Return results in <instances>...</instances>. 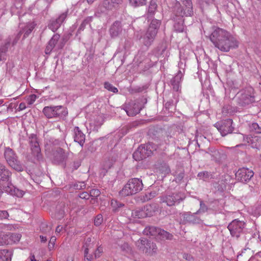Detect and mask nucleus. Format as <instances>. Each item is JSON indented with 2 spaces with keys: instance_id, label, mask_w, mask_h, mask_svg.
<instances>
[{
  "instance_id": "obj_1",
  "label": "nucleus",
  "mask_w": 261,
  "mask_h": 261,
  "mask_svg": "<svg viewBox=\"0 0 261 261\" xmlns=\"http://www.w3.org/2000/svg\"><path fill=\"white\" fill-rule=\"evenodd\" d=\"M210 40L215 47L223 52H228L239 46V41L229 32L217 28L211 34Z\"/></svg>"
},
{
  "instance_id": "obj_2",
  "label": "nucleus",
  "mask_w": 261,
  "mask_h": 261,
  "mask_svg": "<svg viewBox=\"0 0 261 261\" xmlns=\"http://www.w3.org/2000/svg\"><path fill=\"white\" fill-rule=\"evenodd\" d=\"M11 172L2 163H0V187L6 193L22 197L24 192L15 187L11 183Z\"/></svg>"
},
{
  "instance_id": "obj_3",
  "label": "nucleus",
  "mask_w": 261,
  "mask_h": 261,
  "mask_svg": "<svg viewBox=\"0 0 261 261\" xmlns=\"http://www.w3.org/2000/svg\"><path fill=\"white\" fill-rule=\"evenodd\" d=\"M173 11L176 16H191L193 14L192 0H175L173 2Z\"/></svg>"
},
{
  "instance_id": "obj_4",
  "label": "nucleus",
  "mask_w": 261,
  "mask_h": 261,
  "mask_svg": "<svg viewBox=\"0 0 261 261\" xmlns=\"http://www.w3.org/2000/svg\"><path fill=\"white\" fill-rule=\"evenodd\" d=\"M137 249L146 256H153L157 254L158 248L156 244L145 238H140L135 243Z\"/></svg>"
},
{
  "instance_id": "obj_5",
  "label": "nucleus",
  "mask_w": 261,
  "mask_h": 261,
  "mask_svg": "<svg viewBox=\"0 0 261 261\" xmlns=\"http://www.w3.org/2000/svg\"><path fill=\"white\" fill-rule=\"evenodd\" d=\"M143 187L142 181L138 178H133L129 179L120 192L123 196L135 194L140 192Z\"/></svg>"
},
{
  "instance_id": "obj_6",
  "label": "nucleus",
  "mask_w": 261,
  "mask_h": 261,
  "mask_svg": "<svg viewBox=\"0 0 261 261\" xmlns=\"http://www.w3.org/2000/svg\"><path fill=\"white\" fill-rule=\"evenodd\" d=\"M236 99L238 103L243 107L254 102V89L251 87L242 89L237 94Z\"/></svg>"
},
{
  "instance_id": "obj_7",
  "label": "nucleus",
  "mask_w": 261,
  "mask_h": 261,
  "mask_svg": "<svg viewBox=\"0 0 261 261\" xmlns=\"http://www.w3.org/2000/svg\"><path fill=\"white\" fill-rule=\"evenodd\" d=\"M155 150L156 147H153L151 143L141 145L134 152L133 156L136 161H140L151 155L152 151Z\"/></svg>"
},
{
  "instance_id": "obj_8",
  "label": "nucleus",
  "mask_w": 261,
  "mask_h": 261,
  "mask_svg": "<svg viewBox=\"0 0 261 261\" xmlns=\"http://www.w3.org/2000/svg\"><path fill=\"white\" fill-rule=\"evenodd\" d=\"M43 113L48 118L61 117L68 114L65 108L62 106L45 107Z\"/></svg>"
},
{
  "instance_id": "obj_9",
  "label": "nucleus",
  "mask_w": 261,
  "mask_h": 261,
  "mask_svg": "<svg viewBox=\"0 0 261 261\" xmlns=\"http://www.w3.org/2000/svg\"><path fill=\"white\" fill-rule=\"evenodd\" d=\"M4 155L8 164L11 168L19 172L23 170V166L17 160V156L12 149L7 148L5 149Z\"/></svg>"
},
{
  "instance_id": "obj_10",
  "label": "nucleus",
  "mask_w": 261,
  "mask_h": 261,
  "mask_svg": "<svg viewBox=\"0 0 261 261\" xmlns=\"http://www.w3.org/2000/svg\"><path fill=\"white\" fill-rule=\"evenodd\" d=\"M184 199V197L180 193L167 194L160 197L161 202L166 203L169 206H172L179 203Z\"/></svg>"
},
{
  "instance_id": "obj_11",
  "label": "nucleus",
  "mask_w": 261,
  "mask_h": 261,
  "mask_svg": "<svg viewBox=\"0 0 261 261\" xmlns=\"http://www.w3.org/2000/svg\"><path fill=\"white\" fill-rule=\"evenodd\" d=\"M233 121L232 119H227L215 123V126L217 128L222 136H225L231 134L234 130L232 126Z\"/></svg>"
},
{
  "instance_id": "obj_12",
  "label": "nucleus",
  "mask_w": 261,
  "mask_h": 261,
  "mask_svg": "<svg viewBox=\"0 0 261 261\" xmlns=\"http://www.w3.org/2000/svg\"><path fill=\"white\" fill-rule=\"evenodd\" d=\"M244 227L245 223L238 219H235L231 221L227 227L231 236L237 238L240 237Z\"/></svg>"
},
{
  "instance_id": "obj_13",
  "label": "nucleus",
  "mask_w": 261,
  "mask_h": 261,
  "mask_svg": "<svg viewBox=\"0 0 261 261\" xmlns=\"http://www.w3.org/2000/svg\"><path fill=\"white\" fill-rule=\"evenodd\" d=\"M60 35L58 34H55L49 41L45 49V53L46 55H49L54 48L56 50H58L62 48L64 46L63 41L59 42Z\"/></svg>"
},
{
  "instance_id": "obj_14",
  "label": "nucleus",
  "mask_w": 261,
  "mask_h": 261,
  "mask_svg": "<svg viewBox=\"0 0 261 261\" xmlns=\"http://www.w3.org/2000/svg\"><path fill=\"white\" fill-rule=\"evenodd\" d=\"M237 138L241 140H242L244 142H247L253 148L258 150L261 149V137L260 136L250 137L247 136H244L242 134H238L237 135Z\"/></svg>"
},
{
  "instance_id": "obj_15",
  "label": "nucleus",
  "mask_w": 261,
  "mask_h": 261,
  "mask_svg": "<svg viewBox=\"0 0 261 261\" xmlns=\"http://www.w3.org/2000/svg\"><path fill=\"white\" fill-rule=\"evenodd\" d=\"M254 172L252 170L246 168H242L236 173V178L242 182H247L253 177Z\"/></svg>"
},
{
  "instance_id": "obj_16",
  "label": "nucleus",
  "mask_w": 261,
  "mask_h": 261,
  "mask_svg": "<svg viewBox=\"0 0 261 261\" xmlns=\"http://www.w3.org/2000/svg\"><path fill=\"white\" fill-rule=\"evenodd\" d=\"M29 144L33 155L38 160H39L41 157L40 153L41 149L36 135L32 134L29 137Z\"/></svg>"
},
{
  "instance_id": "obj_17",
  "label": "nucleus",
  "mask_w": 261,
  "mask_h": 261,
  "mask_svg": "<svg viewBox=\"0 0 261 261\" xmlns=\"http://www.w3.org/2000/svg\"><path fill=\"white\" fill-rule=\"evenodd\" d=\"M93 242L90 237L86 238L84 240L83 249L84 250L85 261H92L93 260V255L89 253V251H91L93 248Z\"/></svg>"
},
{
  "instance_id": "obj_18",
  "label": "nucleus",
  "mask_w": 261,
  "mask_h": 261,
  "mask_svg": "<svg viewBox=\"0 0 261 261\" xmlns=\"http://www.w3.org/2000/svg\"><path fill=\"white\" fill-rule=\"evenodd\" d=\"M68 11L62 13L57 19H52L48 25V28L52 31H56L61 26V24L66 19Z\"/></svg>"
},
{
  "instance_id": "obj_19",
  "label": "nucleus",
  "mask_w": 261,
  "mask_h": 261,
  "mask_svg": "<svg viewBox=\"0 0 261 261\" xmlns=\"http://www.w3.org/2000/svg\"><path fill=\"white\" fill-rule=\"evenodd\" d=\"M156 35L155 31H151L147 29L146 32L141 35L140 39L145 46L148 47L153 43Z\"/></svg>"
},
{
  "instance_id": "obj_20",
  "label": "nucleus",
  "mask_w": 261,
  "mask_h": 261,
  "mask_svg": "<svg viewBox=\"0 0 261 261\" xmlns=\"http://www.w3.org/2000/svg\"><path fill=\"white\" fill-rule=\"evenodd\" d=\"M52 159L55 163H60L64 161L66 158V155L64 150L60 148H55L52 150Z\"/></svg>"
},
{
  "instance_id": "obj_21",
  "label": "nucleus",
  "mask_w": 261,
  "mask_h": 261,
  "mask_svg": "<svg viewBox=\"0 0 261 261\" xmlns=\"http://www.w3.org/2000/svg\"><path fill=\"white\" fill-rule=\"evenodd\" d=\"M142 108L139 102L132 101L125 108V111L129 116H134L138 114Z\"/></svg>"
},
{
  "instance_id": "obj_22",
  "label": "nucleus",
  "mask_w": 261,
  "mask_h": 261,
  "mask_svg": "<svg viewBox=\"0 0 261 261\" xmlns=\"http://www.w3.org/2000/svg\"><path fill=\"white\" fill-rule=\"evenodd\" d=\"M19 39V34L9 36L5 41L4 44L1 45V50L7 51L8 49L15 45Z\"/></svg>"
},
{
  "instance_id": "obj_23",
  "label": "nucleus",
  "mask_w": 261,
  "mask_h": 261,
  "mask_svg": "<svg viewBox=\"0 0 261 261\" xmlns=\"http://www.w3.org/2000/svg\"><path fill=\"white\" fill-rule=\"evenodd\" d=\"M197 213H195L192 214L191 212H187L182 214V217H183L182 223H199L200 219L199 217L196 216Z\"/></svg>"
},
{
  "instance_id": "obj_24",
  "label": "nucleus",
  "mask_w": 261,
  "mask_h": 261,
  "mask_svg": "<svg viewBox=\"0 0 261 261\" xmlns=\"http://www.w3.org/2000/svg\"><path fill=\"white\" fill-rule=\"evenodd\" d=\"M35 25L34 22H30L26 24H20V28L21 30L18 34H19V37L22 33L24 34L23 38L28 37L34 29Z\"/></svg>"
},
{
  "instance_id": "obj_25",
  "label": "nucleus",
  "mask_w": 261,
  "mask_h": 261,
  "mask_svg": "<svg viewBox=\"0 0 261 261\" xmlns=\"http://www.w3.org/2000/svg\"><path fill=\"white\" fill-rule=\"evenodd\" d=\"M184 75V71L179 70L176 75L171 80V84L173 89L175 91H178L180 88V82Z\"/></svg>"
},
{
  "instance_id": "obj_26",
  "label": "nucleus",
  "mask_w": 261,
  "mask_h": 261,
  "mask_svg": "<svg viewBox=\"0 0 261 261\" xmlns=\"http://www.w3.org/2000/svg\"><path fill=\"white\" fill-rule=\"evenodd\" d=\"M159 205L153 203L145 205L143 207L145 217L152 216L159 210Z\"/></svg>"
},
{
  "instance_id": "obj_27",
  "label": "nucleus",
  "mask_w": 261,
  "mask_h": 261,
  "mask_svg": "<svg viewBox=\"0 0 261 261\" xmlns=\"http://www.w3.org/2000/svg\"><path fill=\"white\" fill-rule=\"evenodd\" d=\"M122 29L120 22L115 21L110 29V33L112 37L118 36L122 32Z\"/></svg>"
},
{
  "instance_id": "obj_28",
  "label": "nucleus",
  "mask_w": 261,
  "mask_h": 261,
  "mask_svg": "<svg viewBox=\"0 0 261 261\" xmlns=\"http://www.w3.org/2000/svg\"><path fill=\"white\" fill-rule=\"evenodd\" d=\"M173 238V236L171 233L164 229L160 228L155 239L158 241H162L165 240H171Z\"/></svg>"
},
{
  "instance_id": "obj_29",
  "label": "nucleus",
  "mask_w": 261,
  "mask_h": 261,
  "mask_svg": "<svg viewBox=\"0 0 261 261\" xmlns=\"http://www.w3.org/2000/svg\"><path fill=\"white\" fill-rule=\"evenodd\" d=\"M74 141L78 143L81 146H83L85 140V135L80 130L78 127H74Z\"/></svg>"
},
{
  "instance_id": "obj_30",
  "label": "nucleus",
  "mask_w": 261,
  "mask_h": 261,
  "mask_svg": "<svg viewBox=\"0 0 261 261\" xmlns=\"http://www.w3.org/2000/svg\"><path fill=\"white\" fill-rule=\"evenodd\" d=\"M8 245L12 244L18 242L21 237L20 233H8L5 234Z\"/></svg>"
},
{
  "instance_id": "obj_31",
  "label": "nucleus",
  "mask_w": 261,
  "mask_h": 261,
  "mask_svg": "<svg viewBox=\"0 0 261 261\" xmlns=\"http://www.w3.org/2000/svg\"><path fill=\"white\" fill-rule=\"evenodd\" d=\"M160 228L154 226H147L144 229L143 233L145 235L152 236L156 239Z\"/></svg>"
},
{
  "instance_id": "obj_32",
  "label": "nucleus",
  "mask_w": 261,
  "mask_h": 261,
  "mask_svg": "<svg viewBox=\"0 0 261 261\" xmlns=\"http://www.w3.org/2000/svg\"><path fill=\"white\" fill-rule=\"evenodd\" d=\"M122 2V0H105L103 6L107 9H112Z\"/></svg>"
},
{
  "instance_id": "obj_33",
  "label": "nucleus",
  "mask_w": 261,
  "mask_h": 261,
  "mask_svg": "<svg viewBox=\"0 0 261 261\" xmlns=\"http://www.w3.org/2000/svg\"><path fill=\"white\" fill-rule=\"evenodd\" d=\"M12 252L8 250H0V261H11Z\"/></svg>"
},
{
  "instance_id": "obj_34",
  "label": "nucleus",
  "mask_w": 261,
  "mask_h": 261,
  "mask_svg": "<svg viewBox=\"0 0 261 261\" xmlns=\"http://www.w3.org/2000/svg\"><path fill=\"white\" fill-rule=\"evenodd\" d=\"M161 22L158 19H153L148 28V30L151 31H155V34H157L158 30L160 26Z\"/></svg>"
},
{
  "instance_id": "obj_35",
  "label": "nucleus",
  "mask_w": 261,
  "mask_h": 261,
  "mask_svg": "<svg viewBox=\"0 0 261 261\" xmlns=\"http://www.w3.org/2000/svg\"><path fill=\"white\" fill-rule=\"evenodd\" d=\"M197 176L199 179L204 181H208L210 179L213 178V175L207 171L200 172L198 174Z\"/></svg>"
},
{
  "instance_id": "obj_36",
  "label": "nucleus",
  "mask_w": 261,
  "mask_h": 261,
  "mask_svg": "<svg viewBox=\"0 0 261 261\" xmlns=\"http://www.w3.org/2000/svg\"><path fill=\"white\" fill-rule=\"evenodd\" d=\"M132 216L134 218H143L145 217L143 208L142 209L138 208L132 211Z\"/></svg>"
},
{
  "instance_id": "obj_37",
  "label": "nucleus",
  "mask_w": 261,
  "mask_h": 261,
  "mask_svg": "<svg viewBox=\"0 0 261 261\" xmlns=\"http://www.w3.org/2000/svg\"><path fill=\"white\" fill-rule=\"evenodd\" d=\"M175 30L178 32H182L184 30V20L182 17H180L179 21L175 23L174 25Z\"/></svg>"
},
{
  "instance_id": "obj_38",
  "label": "nucleus",
  "mask_w": 261,
  "mask_h": 261,
  "mask_svg": "<svg viewBox=\"0 0 261 261\" xmlns=\"http://www.w3.org/2000/svg\"><path fill=\"white\" fill-rule=\"evenodd\" d=\"M130 4L134 7H137L141 6L146 4V0H129Z\"/></svg>"
},
{
  "instance_id": "obj_39",
  "label": "nucleus",
  "mask_w": 261,
  "mask_h": 261,
  "mask_svg": "<svg viewBox=\"0 0 261 261\" xmlns=\"http://www.w3.org/2000/svg\"><path fill=\"white\" fill-rule=\"evenodd\" d=\"M250 130L256 133H261V127L257 123H252L249 126Z\"/></svg>"
},
{
  "instance_id": "obj_40",
  "label": "nucleus",
  "mask_w": 261,
  "mask_h": 261,
  "mask_svg": "<svg viewBox=\"0 0 261 261\" xmlns=\"http://www.w3.org/2000/svg\"><path fill=\"white\" fill-rule=\"evenodd\" d=\"M111 205L113 207V211L114 212H116L118 208L124 205L122 203L114 199L111 200Z\"/></svg>"
},
{
  "instance_id": "obj_41",
  "label": "nucleus",
  "mask_w": 261,
  "mask_h": 261,
  "mask_svg": "<svg viewBox=\"0 0 261 261\" xmlns=\"http://www.w3.org/2000/svg\"><path fill=\"white\" fill-rule=\"evenodd\" d=\"M157 5L154 0H151L150 5L148 8V14L152 15L154 14L155 9H156Z\"/></svg>"
},
{
  "instance_id": "obj_42",
  "label": "nucleus",
  "mask_w": 261,
  "mask_h": 261,
  "mask_svg": "<svg viewBox=\"0 0 261 261\" xmlns=\"http://www.w3.org/2000/svg\"><path fill=\"white\" fill-rule=\"evenodd\" d=\"M105 88L108 90L113 92V93H117L118 89L117 88L114 87L112 84L108 82H106L104 84Z\"/></svg>"
},
{
  "instance_id": "obj_43",
  "label": "nucleus",
  "mask_w": 261,
  "mask_h": 261,
  "mask_svg": "<svg viewBox=\"0 0 261 261\" xmlns=\"http://www.w3.org/2000/svg\"><path fill=\"white\" fill-rule=\"evenodd\" d=\"M103 222V216L101 214L97 215L94 219V225L96 226H98L101 224Z\"/></svg>"
},
{
  "instance_id": "obj_44",
  "label": "nucleus",
  "mask_w": 261,
  "mask_h": 261,
  "mask_svg": "<svg viewBox=\"0 0 261 261\" xmlns=\"http://www.w3.org/2000/svg\"><path fill=\"white\" fill-rule=\"evenodd\" d=\"M156 196L155 192H151L149 193H147L145 194L144 196H143V200L144 201H148L153 198Z\"/></svg>"
},
{
  "instance_id": "obj_45",
  "label": "nucleus",
  "mask_w": 261,
  "mask_h": 261,
  "mask_svg": "<svg viewBox=\"0 0 261 261\" xmlns=\"http://www.w3.org/2000/svg\"><path fill=\"white\" fill-rule=\"evenodd\" d=\"M207 210H208V208L206 206V205L203 203V202L202 201H200V208L196 212V213L199 214L201 213H204V212H206Z\"/></svg>"
},
{
  "instance_id": "obj_46",
  "label": "nucleus",
  "mask_w": 261,
  "mask_h": 261,
  "mask_svg": "<svg viewBox=\"0 0 261 261\" xmlns=\"http://www.w3.org/2000/svg\"><path fill=\"white\" fill-rule=\"evenodd\" d=\"M56 241V238L55 236H52L49 241L48 247L49 250H52L55 246V242Z\"/></svg>"
},
{
  "instance_id": "obj_47",
  "label": "nucleus",
  "mask_w": 261,
  "mask_h": 261,
  "mask_svg": "<svg viewBox=\"0 0 261 261\" xmlns=\"http://www.w3.org/2000/svg\"><path fill=\"white\" fill-rule=\"evenodd\" d=\"M74 187L75 189H77V190L84 189L86 188V184H85V182L79 181L77 182H76L74 185Z\"/></svg>"
},
{
  "instance_id": "obj_48",
  "label": "nucleus",
  "mask_w": 261,
  "mask_h": 261,
  "mask_svg": "<svg viewBox=\"0 0 261 261\" xmlns=\"http://www.w3.org/2000/svg\"><path fill=\"white\" fill-rule=\"evenodd\" d=\"M37 98V96L35 94H31L27 98V101L29 105H32Z\"/></svg>"
},
{
  "instance_id": "obj_49",
  "label": "nucleus",
  "mask_w": 261,
  "mask_h": 261,
  "mask_svg": "<svg viewBox=\"0 0 261 261\" xmlns=\"http://www.w3.org/2000/svg\"><path fill=\"white\" fill-rule=\"evenodd\" d=\"M9 215L6 211H0V220L7 219Z\"/></svg>"
},
{
  "instance_id": "obj_50",
  "label": "nucleus",
  "mask_w": 261,
  "mask_h": 261,
  "mask_svg": "<svg viewBox=\"0 0 261 261\" xmlns=\"http://www.w3.org/2000/svg\"><path fill=\"white\" fill-rule=\"evenodd\" d=\"M41 230L46 233L49 232L51 230V227L50 226H47L46 224H42L40 227Z\"/></svg>"
},
{
  "instance_id": "obj_51",
  "label": "nucleus",
  "mask_w": 261,
  "mask_h": 261,
  "mask_svg": "<svg viewBox=\"0 0 261 261\" xmlns=\"http://www.w3.org/2000/svg\"><path fill=\"white\" fill-rule=\"evenodd\" d=\"M185 176L184 172L181 171L179 172L175 177V181L177 182H180L184 179Z\"/></svg>"
},
{
  "instance_id": "obj_52",
  "label": "nucleus",
  "mask_w": 261,
  "mask_h": 261,
  "mask_svg": "<svg viewBox=\"0 0 261 261\" xmlns=\"http://www.w3.org/2000/svg\"><path fill=\"white\" fill-rule=\"evenodd\" d=\"M100 194V192L97 189H92L90 191V195L93 197H98Z\"/></svg>"
},
{
  "instance_id": "obj_53",
  "label": "nucleus",
  "mask_w": 261,
  "mask_h": 261,
  "mask_svg": "<svg viewBox=\"0 0 261 261\" xmlns=\"http://www.w3.org/2000/svg\"><path fill=\"white\" fill-rule=\"evenodd\" d=\"M79 196L82 199H88L90 197V195L88 193L85 192L81 193Z\"/></svg>"
},
{
  "instance_id": "obj_54",
  "label": "nucleus",
  "mask_w": 261,
  "mask_h": 261,
  "mask_svg": "<svg viewBox=\"0 0 261 261\" xmlns=\"http://www.w3.org/2000/svg\"><path fill=\"white\" fill-rule=\"evenodd\" d=\"M5 245H8V242L6 241L5 234L0 236V246Z\"/></svg>"
},
{
  "instance_id": "obj_55",
  "label": "nucleus",
  "mask_w": 261,
  "mask_h": 261,
  "mask_svg": "<svg viewBox=\"0 0 261 261\" xmlns=\"http://www.w3.org/2000/svg\"><path fill=\"white\" fill-rule=\"evenodd\" d=\"M102 248L98 247L97 248L96 250L95 251L94 256H93V259L97 257H99L100 254L102 252Z\"/></svg>"
},
{
  "instance_id": "obj_56",
  "label": "nucleus",
  "mask_w": 261,
  "mask_h": 261,
  "mask_svg": "<svg viewBox=\"0 0 261 261\" xmlns=\"http://www.w3.org/2000/svg\"><path fill=\"white\" fill-rule=\"evenodd\" d=\"M64 214V213L63 211L61 210L58 213H56L55 214V217L56 219H61V218H62L63 217Z\"/></svg>"
},
{
  "instance_id": "obj_57",
  "label": "nucleus",
  "mask_w": 261,
  "mask_h": 261,
  "mask_svg": "<svg viewBox=\"0 0 261 261\" xmlns=\"http://www.w3.org/2000/svg\"><path fill=\"white\" fill-rule=\"evenodd\" d=\"M86 25L87 24L86 23H84V21H83L77 30V33H80L81 31H83L85 29Z\"/></svg>"
},
{
  "instance_id": "obj_58",
  "label": "nucleus",
  "mask_w": 261,
  "mask_h": 261,
  "mask_svg": "<svg viewBox=\"0 0 261 261\" xmlns=\"http://www.w3.org/2000/svg\"><path fill=\"white\" fill-rule=\"evenodd\" d=\"M26 108L25 104L24 102H21L19 104V107L17 109L18 111H20L24 110Z\"/></svg>"
},
{
  "instance_id": "obj_59",
  "label": "nucleus",
  "mask_w": 261,
  "mask_h": 261,
  "mask_svg": "<svg viewBox=\"0 0 261 261\" xmlns=\"http://www.w3.org/2000/svg\"><path fill=\"white\" fill-rule=\"evenodd\" d=\"M93 20V16H89L86 18L84 20V23H86L87 24H89L90 22H91Z\"/></svg>"
},
{
  "instance_id": "obj_60",
  "label": "nucleus",
  "mask_w": 261,
  "mask_h": 261,
  "mask_svg": "<svg viewBox=\"0 0 261 261\" xmlns=\"http://www.w3.org/2000/svg\"><path fill=\"white\" fill-rule=\"evenodd\" d=\"M183 258L187 260H191L192 259L191 255L186 253L183 254Z\"/></svg>"
},
{
  "instance_id": "obj_61",
  "label": "nucleus",
  "mask_w": 261,
  "mask_h": 261,
  "mask_svg": "<svg viewBox=\"0 0 261 261\" xmlns=\"http://www.w3.org/2000/svg\"><path fill=\"white\" fill-rule=\"evenodd\" d=\"M6 51H3L1 50V48L0 47V61L3 60L5 59V53Z\"/></svg>"
},
{
  "instance_id": "obj_62",
  "label": "nucleus",
  "mask_w": 261,
  "mask_h": 261,
  "mask_svg": "<svg viewBox=\"0 0 261 261\" xmlns=\"http://www.w3.org/2000/svg\"><path fill=\"white\" fill-rule=\"evenodd\" d=\"M80 166V163L79 162H74L73 164V168L74 170H76Z\"/></svg>"
},
{
  "instance_id": "obj_63",
  "label": "nucleus",
  "mask_w": 261,
  "mask_h": 261,
  "mask_svg": "<svg viewBox=\"0 0 261 261\" xmlns=\"http://www.w3.org/2000/svg\"><path fill=\"white\" fill-rule=\"evenodd\" d=\"M40 238L41 239V241L42 242H46L47 241V238L46 237H44L43 236H40Z\"/></svg>"
},
{
  "instance_id": "obj_64",
  "label": "nucleus",
  "mask_w": 261,
  "mask_h": 261,
  "mask_svg": "<svg viewBox=\"0 0 261 261\" xmlns=\"http://www.w3.org/2000/svg\"><path fill=\"white\" fill-rule=\"evenodd\" d=\"M62 229V227L59 225L56 228V232L57 233H59L61 231Z\"/></svg>"
}]
</instances>
